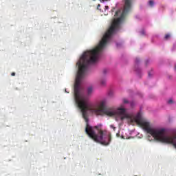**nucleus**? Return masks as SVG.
Wrapping results in <instances>:
<instances>
[{
  "instance_id": "obj_4",
  "label": "nucleus",
  "mask_w": 176,
  "mask_h": 176,
  "mask_svg": "<svg viewBox=\"0 0 176 176\" xmlns=\"http://www.w3.org/2000/svg\"><path fill=\"white\" fill-rule=\"evenodd\" d=\"M171 36V35H170V34H167L165 35V39L167 41V39H170V37Z\"/></svg>"
},
{
  "instance_id": "obj_7",
  "label": "nucleus",
  "mask_w": 176,
  "mask_h": 176,
  "mask_svg": "<svg viewBox=\"0 0 176 176\" xmlns=\"http://www.w3.org/2000/svg\"><path fill=\"white\" fill-rule=\"evenodd\" d=\"M135 63L138 64V63H140V59L138 58H135Z\"/></svg>"
},
{
  "instance_id": "obj_14",
  "label": "nucleus",
  "mask_w": 176,
  "mask_h": 176,
  "mask_svg": "<svg viewBox=\"0 0 176 176\" xmlns=\"http://www.w3.org/2000/svg\"><path fill=\"white\" fill-rule=\"evenodd\" d=\"M109 7H108V6H106V9H108Z\"/></svg>"
},
{
  "instance_id": "obj_10",
  "label": "nucleus",
  "mask_w": 176,
  "mask_h": 176,
  "mask_svg": "<svg viewBox=\"0 0 176 176\" xmlns=\"http://www.w3.org/2000/svg\"><path fill=\"white\" fill-rule=\"evenodd\" d=\"M152 77V74L151 73V72H148V78H151Z\"/></svg>"
},
{
  "instance_id": "obj_6",
  "label": "nucleus",
  "mask_w": 176,
  "mask_h": 176,
  "mask_svg": "<svg viewBox=\"0 0 176 176\" xmlns=\"http://www.w3.org/2000/svg\"><path fill=\"white\" fill-rule=\"evenodd\" d=\"M174 101L172 99H170L169 100H168V104H173Z\"/></svg>"
},
{
  "instance_id": "obj_13",
  "label": "nucleus",
  "mask_w": 176,
  "mask_h": 176,
  "mask_svg": "<svg viewBox=\"0 0 176 176\" xmlns=\"http://www.w3.org/2000/svg\"><path fill=\"white\" fill-rule=\"evenodd\" d=\"M133 105H134V102H131V107H133Z\"/></svg>"
},
{
  "instance_id": "obj_16",
  "label": "nucleus",
  "mask_w": 176,
  "mask_h": 176,
  "mask_svg": "<svg viewBox=\"0 0 176 176\" xmlns=\"http://www.w3.org/2000/svg\"><path fill=\"white\" fill-rule=\"evenodd\" d=\"M175 70L176 71V65H175Z\"/></svg>"
},
{
  "instance_id": "obj_11",
  "label": "nucleus",
  "mask_w": 176,
  "mask_h": 176,
  "mask_svg": "<svg viewBox=\"0 0 176 176\" xmlns=\"http://www.w3.org/2000/svg\"><path fill=\"white\" fill-rule=\"evenodd\" d=\"M11 75H12V76H16V73L12 72V73L11 74Z\"/></svg>"
},
{
  "instance_id": "obj_2",
  "label": "nucleus",
  "mask_w": 176,
  "mask_h": 176,
  "mask_svg": "<svg viewBox=\"0 0 176 176\" xmlns=\"http://www.w3.org/2000/svg\"><path fill=\"white\" fill-rule=\"evenodd\" d=\"M148 5H149V6H151V8H153V5H155V2H154L153 0H150V1H148Z\"/></svg>"
},
{
  "instance_id": "obj_15",
  "label": "nucleus",
  "mask_w": 176,
  "mask_h": 176,
  "mask_svg": "<svg viewBox=\"0 0 176 176\" xmlns=\"http://www.w3.org/2000/svg\"><path fill=\"white\" fill-rule=\"evenodd\" d=\"M100 6H101V5L98 4V8L100 7Z\"/></svg>"
},
{
  "instance_id": "obj_3",
  "label": "nucleus",
  "mask_w": 176,
  "mask_h": 176,
  "mask_svg": "<svg viewBox=\"0 0 176 176\" xmlns=\"http://www.w3.org/2000/svg\"><path fill=\"white\" fill-rule=\"evenodd\" d=\"M107 83V80H102L101 81H100V85H101V86H105V84Z\"/></svg>"
},
{
  "instance_id": "obj_12",
  "label": "nucleus",
  "mask_w": 176,
  "mask_h": 176,
  "mask_svg": "<svg viewBox=\"0 0 176 176\" xmlns=\"http://www.w3.org/2000/svg\"><path fill=\"white\" fill-rule=\"evenodd\" d=\"M111 129H113V130H115V126H113V125H111Z\"/></svg>"
},
{
  "instance_id": "obj_9",
  "label": "nucleus",
  "mask_w": 176,
  "mask_h": 176,
  "mask_svg": "<svg viewBox=\"0 0 176 176\" xmlns=\"http://www.w3.org/2000/svg\"><path fill=\"white\" fill-rule=\"evenodd\" d=\"M107 72H108V70L107 69H104L103 70V74H107Z\"/></svg>"
},
{
  "instance_id": "obj_5",
  "label": "nucleus",
  "mask_w": 176,
  "mask_h": 176,
  "mask_svg": "<svg viewBox=\"0 0 176 176\" xmlns=\"http://www.w3.org/2000/svg\"><path fill=\"white\" fill-rule=\"evenodd\" d=\"M123 102H124V104H129V100H127V99H126V98H124Z\"/></svg>"
},
{
  "instance_id": "obj_8",
  "label": "nucleus",
  "mask_w": 176,
  "mask_h": 176,
  "mask_svg": "<svg viewBox=\"0 0 176 176\" xmlns=\"http://www.w3.org/2000/svg\"><path fill=\"white\" fill-rule=\"evenodd\" d=\"M119 13H120V10H118L117 12H116V14H115V16H118L119 15Z\"/></svg>"
},
{
  "instance_id": "obj_1",
  "label": "nucleus",
  "mask_w": 176,
  "mask_h": 176,
  "mask_svg": "<svg viewBox=\"0 0 176 176\" xmlns=\"http://www.w3.org/2000/svg\"><path fill=\"white\" fill-rule=\"evenodd\" d=\"M91 93H93V87H88V89H87V95H88V96H90V94H91Z\"/></svg>"
}]
</instances>
